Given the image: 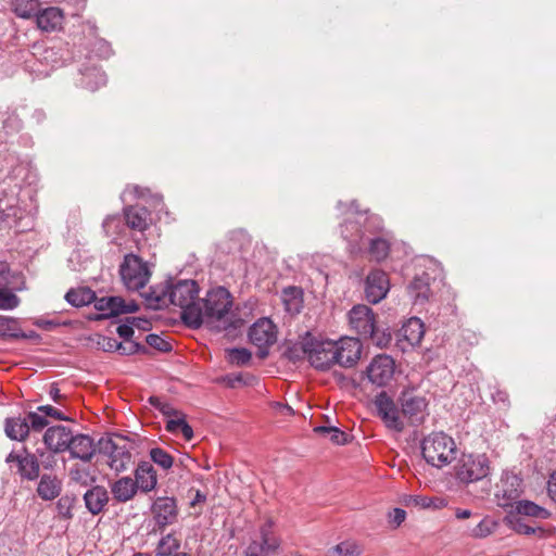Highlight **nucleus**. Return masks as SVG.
I'll list each match as a JSON object with an SVG mask.
<instances>
[{
    "label": "nucleus",
    "mask_w": 556,
    "mask_h": 556,
    "mask_svg": "<svg viewBox=\"0 0 556 556\" xmlns=\"http://www.w3.org/2000/svg\"><path fill=\"white\" fill-rule=\"evenodd\" d=\"M8 464L16 463L17 472L22 479L34 481L39 477L40 463L36 453H30L24 446L20 453L12 451L5 458Z\"/></svg>",
    "instance_id": "obj_15"
},
{
    "label": "nucleus",
    "mask_w": 556,
    "mask_h": 556,
    "mask_svg": "<svg viewBox=\"0 0 556 556\" xmlns=\"http://www.w3.org/2000/svg\"><path fill=\"white\" fill-rule=\"evenodd\" d=\"M489 470V459L484 454H463L455 466L456 478L464 483L485 478Z\"/></svg>",
    "instance_id": "obj_8"
},
{
    "label": "nucleus",
    "mask_w": 556,
    "mask_h": 556,
    "mask_svg": "<svg viewBox=\"0 0 556 556\" xmlns=\"http://www.w3.org/2000/svg\"><path fill=\"white\" fill-rule=\"evenodd\" d=\"M135 483L138 490L144 494L153 491L157 485V476L150 462H140L135 469Z\"/></svg>",
    "instance_id": "obj_23"
},
{
    "label": "nucleus",
    "mask_w": 556,
    "mask_h": 556,
    "mask_svg": "<svg viewBox=\"0 0 556 556\" xmlns=\"http://www.w3.org/2000/svg\"><path fill=\"white\" fill-rule=\"evenodd\" d=\"M4 431L5 434L11 440L16 441H25V439L29 434V426L26 422L25 418L18 417H11L7 418L4 422Z\"/></svg>",
    "instance_id": "obj_30"
},
{
    "label": "nucleus",
    "mask_w": 556,
    "mask_h": 556,
    "mask_svg": "<svg viewBox=\"0 0 556 556\" xmlns=\"http://www.w3.org/2000/svg\"><path fill=\"white\" fill-rule=\"evenodd\" d=\"M151 513L156 527L154 531L163 532L166 527L174 525L178 519L179 509L176 498L157 497L151 506Z\"/></svg>",
    "instance_id": "obj_13"
},
{
    "label": "nucleus",
    "mask_w": 556,
    "mask_h": 556,
    "mask_svg": "<svg viewBox=\"0 0 556 556\" xmlns=\"http://www.w3.org/2000/svg\"><path fill=\"white\" fill-rule=\"evenodd\" d=\"M365 241H368V243H369L368 251L374 260L379 262V261L384 260L388 256L389 251H390V244L386 239L380 238V237H375V238L366 237Z\"/></svg>",
    "instance_id": "obj_41"
},
{
    "label": "nucleus",
    "mask_w": 556,
    "mask_h": 556,
    "mask_svg": "<svg viewBox=\"0 0 556 556\" xmlns=\"http://www.w3.org/2000/svg\"><path fill=\"white\" fill-rule=\"evenodd\" d=\"M24 418L29 426V431H41L49 424L46 416L38 410L28 413Z\"/></svg>",
    "instance_id": "obj_51"
},
{
    "label": "nucleus",
    "mask_w": 556,
    "mask_h": 556,
    "mask_svg": "<svg viewBox=\"0 0 556 556\" xmlns=\"http://www.w3.org/2000/svg\"><path fill=\"white\" fill-rule=\"evenodd\" d=\"M98 451L109 458V467L117 475L126 471L132 463L130 444L125 437L101 438L98 442Z\"/></svg>",
    "instance_id": "obj_4"
},
{
    "label": "nucleus",
    "mask_w": 556,
    "mask_h": 556,
    "mask_svg": "<svg viewBox=\"0 0 556 556\" xmlns=\"http://www.w3.org/2000/svg\"><path fill=\"white\" fill-rule=\"evenodd\" d=\"M35 16L37 26L47 33L60 29L64 18L62 11L55 7L38 11Z\"/></svg>",
    "instance_id": "obj_25"
},
{
    "label": "nucleus",
    "mask_w": 556,
    "mask_h": 556,
    "mask_svg": "<svg viewBox=\"0 0 556 556\" xmlns=\"http://www.w3.org/2000/svg\"><path fill=\"white\" fill-rule=\"evenodd\" d=\"M494 527L495 525L492 520L484 518L471 529L470 535L473 538H485L493 532Z\"/></svg>",
    "instance_id": "obj_54"
},
{
    "label": "nucleus",
    "mask_w": 556,
    "mask_h": 556,
    "mask_svg": "<svg viewBox=\"0 0 556 556\" xmlns=\"http://www.w3.org/2000/svg\"><path fill=\"white\" fill-rule=\"evenodd\" d=\"M149 455L151 460L163 470H169L174 466V457L161 447H152Z\"/></svg>",
    "instance_id": "obj_44"
},
{
    "label": "nucleus",
    "mask_w": 556,
    "mask_h": 556,
    "mask_svg": "<svg viewBox=\"0 0 556 556\" xmlns=\"http://www.w3.org/2000/svg\"><path fill=\"white\" fill-rule=\"evenodd\" d=\"M126 224L134 230L143 231L148 227L149 212L142 206H128L124 210Z\"/></svg>",
    "instance_id": "obj_29"
},
{
    "label": "nucleus",
    "mask_w": 556,
    "mask_h": 556,
    "mask_svg": "<svg viewBox=\"0 0 556 556\" xmlns=\"http://www.w3.org/2000/svg\"><path fill=\"white\" fill-rule=\"evenodd\" d=\"M315 431L318 433H328L331 442L339 445H344L349 442L348 433L334 426H319L315 428Z\"/></svg>",
    "instance_id": "obj_48"
},
{
    "label": "nucleus",
    "mask_w": 556,
    "mask_h": 556,
    "mask_svg": "<svg viewBox=\"0 0 556 556\" xmlns=\"http://www.w3.org/2000/svg\"><path fill=\"white\" fill-rule=\"evenodd\" d=\"M17 319L0 315V337H10L16 330Z\"/></svg>",
    "instance_id": "obj_56"
},
{
    "label": "nucleus",
    "mask_w": 556,
    "mask_h": 556,
    "mask_svg": "<svg viewBox=\"0 0 556 556\" xmlns=\"http://www.w3.org/2000/svg\"><path fill=\"white\" fill-rule=\"evenodd\" d=\"M363 551V546L355 541H344L332 548L339 556H359Z\"/></svg>",
    "instance_id": "obj_46"
},
{
    "label": "nucleus",
    "mask_w": 556,
    "mask_h": 556,
    "mask_svg": "<svg viewBox=\"0 0 556 556\" xmlns=\"http://www.w3.org/2000/svg\"><path fill=\"white\" fill-rule=\"evenodd\" d=\"M109 501V492L103 485H93L84 494L86 508L92 515L103 511Z\"/></svg>",
    "instance_id": "obj_24"
},
{
    "label": "nucleus",
    "mask_w": 556,
    "mask_h": 556,
    "mask_svg": "<svg viewBox=\"0 0 556 556\" xmlns=\"http://www.w3.org/2000/svg\"><path fill=\"white\" fill-rule=\"evenodd\" d=\"M304 346L308 351V361L314 368L327 370L336 365V341L319 340L311 332H306Z\"/></svg>",
    "instance_id": "obj_5"
},
{
    "label": "nucleus",
    "mask_w": 556,
    "mask_h": 556,
    "mask_svg": "<svg viewBox=\"0 0 556 556\" xmlns=\"http://www.w3.org/2000/svg\"><path fill=\"white\" fill-rule=\"evenodd\" d=\"M522 479L514 473H505L497 485L495 496L502 507L510 506L521 495Z\"/></svg>",
    "instance_id": "obj_20"
},
{
    "label": "nucleus",
    "mask_w": 556,
    "mask_h": 556,
    "mask_svg": "<svg viewBox=\"0 0 556 556\" xmlns=\"http://www.w3.org/2000/svg\"><path fill=\"white\" fill-rule=\"evenodd\" d=\"M38 459L40 458L39 463L43 466L46 469H51L55 464L54 454L51 451L46 452L43 450H37L36 452Z\"/></svg>",
    "instance_id": "obj_58"
},
{
    "label": "nucleus",
    "mask_w": 556,
    "mask_h": 556,
    "mask_svg": "<svg viewBox=\"0 0 556 556\" xmlns=\"http://www.w3.org/2000/svg\"><path fill=\"white\" fill-rule=\"evenodd\" d=\"M180 540L175 533H167L157 542L154 549L155 556H173L176 553H180Z\"/></svg>",
    "instance_id": "obj_34"
},
{
    "label": "nucleus",
    "mask_w": 556,
    "mask_h": 556,
    "mask_svg": "<svg viewBox=\"0 0 556 556\" xmlns=\"http://www.w3.org/2000/svg\"><path fill=\"white\" fill-rule=\"evenodd\" d=\"M73 433L65 426L49 427L43 434V443L52 453H62L67 451Z\"/></svg>",
    "instance_id": "obj_21"
},
{
    "label": "nucleus",
    "mask_w": 556,
    "mask_h": 556,
    "mask_svg": "<svg viewBox=\"0 0 556 556\" xmlns=\"http://www.w3.org/2000/svg\"><path fill=\"white\" fill-rule=\"evenodd\" d=\"M434 500L432 497L412 495L409 496L407 504L418 506L421 508H430Z\"/></svg>",
    "instance_id": "obj_59"
},
{
    "label": "nucleus",
    "mask_w": 556,
    "mask_h": 556,
    "mask_svg": "<svg viewBox=\"0 0 556 556\" xmlns=\"http://www.w3.org/2000/svg\"><path fill=\"white\" fill-rule=\"evenodd\" d=\"M425 334V326L420 318H409L400 329V337L409 346L418 345Z\"/></svg>",
    "instance_id": "obj_28"
},
{
    "label": "nucleus",
    "mask_w": 556,
    "mask_h": 556,
    "mask_svg": "<svg viewBox=\"0 0 556 556\" xmlns=\"http://www.w3.org/2000/svg\"><path fill=\"white\" fill-rule=\"evenodd\" d=\"M406 518V511L402 508H394L390 514H389V519H390V522L394 525V527H400L401 523L405 520Z\"/></svg>",
    "instance_id": "obj_62"
},
{
    "label": "nucleus",
    "mask_w": 556,
    "mask_h": 556,
    "mask_svg": "<svg viewBox=\"0 0 556 556\" xmlns=\"http://www.w3.org/2000/svg\"><path fill=\"white\" fill-rule=\"evenodd\" d=\"M98 344L101 345L104 352H115L119 346V342L116 339L110 337H102Z\"/></svg>",
    "instance_id": "obj_60"
},
{
    "label": "nucleus",
    "mask_w": 556,
    "mask_h": 556,
    "mask_svg": "<svg viewBox=\"0 0 556 556\" xmlns=\"http://www.w3.org/2000/svg\"><path fill=\"white\" fill-rule=\"evenodd\" d=\"M285 355L289 361L293 363H296L304 357L308 358V351L304 346V336L299 343L288 348L285 352Z\"/></svg>",
    "instance_id": "obj_50"
},
{
    "label": "nucleus",
    "mask_w": 556,
    "mask_h": 556,
    "mask_svg": "<svg viewBox=\"0 0 556 556\" xmlns=\"http://www.w3.org/2000/svg\"><path fill=\"white\" fill-rule=\"evenodd\" d=\"M167 289L169 303L181 308L180 317L185 323L189 308L197 307L199 304V302H195L199 294L198 283L190 279L178 280L168 286Z\"/></svg>",
    "instance_id": "obj_10"
},
{
    "label": "nucleus",
    "mask_w": 556,
    "mask_h": 556,
    "mask_svg": "<svg viewBox=\"0 0 556 556\" xmlns=\"http://www.w3.org/2000/svg\"><path fill=\"white\" fill-rule=\"evenodd\" d=\"M226 358L235 366H247L252 359V353L245 348H231L226 350Z\"/></svg>",
    "instance_id": "obj_42"
},
{
    "label": "nucleus",
    "mask_w": 556,
    "mask_h": 556,
    "mask_svg": "<svg viewBox=\"0 0 556 556\" xmlns=\"http://www.w3.org/2000/svg\"><path fill=\"white\" fill-rule=\"evenodd\" d=\"M14 12L17 16L29 18L37 9V0H13Z\"/></svg>",
    "instance_id": "obj_47"
},
{
    "label": "nucleus",
    "mask_w": 556,
    "mask_h": 556,
    "mask_svg": "<svg viewBox=\"0 0 556 556\" xmlns=\"http://www.w3.org/2000/svg\"><path fill=\"white\" fill-rule=\"evenodd\" d=\"M116 332L125 341H130L134 336V327L131 325V321H128V324L119 325L116 328Z\"/></svg>",
    "instance_id": "obj_61"
},
{
    "label": "nucleus",
    "mask_w": 556,
    "mask_h": 556,
    "mask_svg": "<svg viewBox=\"0 0 556 556\" xmlns=\"http://www.w3.org/2000/svg\"><path fill=\"white\" fill-rule=\"evenodd\" d=\"M17 202V198L13 193L10 197L0 199V219L7 220L12 217L16 218L20 212Z\"/></svg>",
    "instance_id": "obj_43"
},
{
    "label": "nucleus",
    "mask_w": 556,
    "mask_h": 556,
    "mask_svg": "<svg viewBox=\"0 0 556 556\" xmlns=\"http://www.w3.org/2000/svg\"><path fill=\"white\" fill-rule=\"evenodd\" d=\"M362 344L357 339L344 338L336 341V364L341 367L354 366L361 357Z\"/></svg>",
    "instance_id": "obj_19"
},
{
    "label": "nucleus",
    "mask_w": 556,
    "mask_h": 556,
    "mask_svg": "<svg viewBox=\"0 0 556 556\" xmlns=\"http://www.w3.org/2000/svg\"><path fill=\"white\" fill-rule=\"evenodd\" d=\"M281 540L274 532V521L267 519L258 529V536L252 539L243 556H274L278 554Z\"/></svg>",
    "instance_id": "obj_6"
},
{
    "label": "nucleus",
    "mask_w": 556,
    "mask_h": 556,
    "mask_svg": "<svg viewBox=\"0 0 556 556\" xmlns=\"http://www.w3.org/2000/svg\"><path fill=\"white\" fill-rule=\"evenodd\" d=\"M547 491L549 497L556 502V470L553 471L549 476L548 482H547Z\"/></svg>",
    "instance_id": "obj_64"
},
{
    "label": "nucleus",
    "mask_w": 556,
    "mask_h": 556,
    "mask_svg": "<svg viewBox=\"0 0 556 556\" xmlns=\"http://www.w3.org/2000/svg\"><path fill=\"white\" fill-rule=\"evenodd\" d=\"M37 410L41 414H43L47 417H51L55 420H65V421H70L72 420L71 418H68L67 416H65L61 409L54 407V406H51V405H41V406H38L37 407Z\"/></svg>",
    "instance_id": "obj_57"
},
{
    "label": "nucleus",
    "mask_w": 556,
    "mask_h": 556,
    "mask_svg": "<svg viewBox=\"0 0 556 556\" xmlns=\"http://www.w3.org/2000/svg\"><path fill=\"white\" fill-rule=\"evenodd\" d=\"M374 405L376 407L377 415L381 418L388 429L396 432H402L404 430L405 422L403 420L401 409L397 407V403H395L386 391H381L376 395Z\"/></svg>",
    "instance_id": "obj_11"
},
{
    "label": "nucleus",
    "mask_w": 556,
    "mask_h": 556,
    "mask_svg": "<svg viewBox=\"0 0 556 556\" xmlns=\"http://www.w3.org/2000/svg\"><path fill=\"white\" fill-rule=\"evenodd\" d=\"M147 305L151 309H162L169 303L168 289L162 288L161 290L151 289L146 295Z\"/></svg>",
    "instance_id": "obj_40"
},
{
    "label": "nucleus",
    "mask_w": 556,
    "mask_h": 556,
    "mask_svg": "<svg viewBox=\"0 0 556 556\" xmlns=\"http://www.w3.org/2000/svg\"><path fill=\"white\" fill-rule=\"evenodd\" d=\"M302 290L298 287H287L282 291V301L286 309L291 313H300Z\"/></svg>",
    "instance_id": "obj_39"
},
{
    "label": "nucleus",
    "mask_w": 556,
    "mask_h": 556,
    "mask_svg": "<svg viewBox=\"0 0 556 556\" xmlns=\"http://www.w3.org/2000/svg\"><path fill=\"white\" fill-rule=\"evenodd\" d=\"M397 403L401 405L403 419H407L412 426H419L428 416L427 399L414 389L403 390L397 399Z\"/></svg>",
    "instance_id": "obj_9"
},
{
    "label": "nucleus",
    "mask_w": 556,
    "mask_h": 556,
    "mask_svg": "<svg viewBox=\"0 0 556 556\" xmlns=\"http://www.w3.org/2000/svg\"><path fill=\"white\" fill-rule=\"evenodd\" d=\"M146 342L153 349L160 352H169L172 344L156 333H150L146 338Z\"/></svg>",
    "instance_id": "obj_55"
},
{
    "label": "nucleus",
    "mask_w": 556,
    "mask_h": 556,
    "mask_svg": "<svg viewBox=\"0 0 556 556\" xmlns=\"http://www.w3.org/2000/svg\"><path fill=\"white\" fill-rule=\"evenodd\" d=\"M394 359L386 354L375 356L367 367L369 381L377 387L387 386L394 376Z\"/></svg>",
    "instance_id": "obj_16"
},
{
    "label": "nucleus",
    "mask_w": 556,
    "mask_h": 556,
    "mask_svg": "<svg viewBox=\"0 0 556 556\" xmlns=\"http://www.w3.org/2000/svg\"><path fill=\"white\" fill-rule=\"evenodd\" d=\"M65 300L75 307L89 305L96 301V293L89 288L71 289L65 294Z\"/></svg>",
    "instance_id": "obj_33"
},
{
    "label": "nucleus",
    "mask_w": 556,
    "mask_h": 556,
    "mask_svg": "<svg viewBox=\"0 0 556 556\" xmlns=\"http://www.w3.org/2000/svg\"><path fill=\"white\" fill-rule=\"evenodd\" d=\"M367 339L379 348H386L391 342L392 336L388 329H381L376 323L372 334H368Z\"/></svg>",
    "instance_id": "obj_49"
},
{
    "label": "nucleus",
    "mask_w": 556,
    "mask_h": 556,
    "mask_svg": "<svg viewBox=\"0 0 556 556\" xmlns=\"http://www.w3.org/2000/svg\"><path fill=\"white\" fill-rule=\"evenodd\" d=\"M117 352L121 354V355H134V354H137V353H148V349L136 342V341H126L125 343H122L119 342V346L117 348Z\"/></svg>",
    "instance_id": "obj_52"
},
{
    "label": "nucleus",
    "mask_w": 556,
    "mask_h": 556,
    "mask_svg": "<svg viewBox=\"0 0 556 556\" xmlns=\"http://www.w3.org/2000/svg\"><path fill=\"white\" fill-rule=\"evenodd\" d=\"M390 290L388 275L381 269H372L365 280V296L372 304L383 300Z\"/></svg>",
    "instance_id": "obj_18"
},
{
    "label": "nucleus",
    "mask_w": 556,
    "mask_h": 556,
    "mask_svg": "<svg viewBox=\"0 0 556 556\" xmlns=\"http://www.w3.org/2000/svg\"><path fill=\"white\" fill-rule=\"evenodd\" d=\"M248 336L250 342L258 348V357L265 358L268 348L277 340L276 326L269 318H260L250 327Z\"/></svg>",
    "instance_id": "obj_12"
},
{
    "label": "nucleus",
    "mask_w": 556,
    "mask_h": 556,
    "mask_svg": "<svg viewBox=\"0 0 556 556\" xmlns=\"http://www.w3.org/2000/svg\"><path fill=\"white\" fill-rule=\"evenodd\" d=\"M113 498L118 503L131 501L138 493L134 479L129 476L122 477L110 484Z\"/></svg>",
    "instance_id": "obj_26"
},
{
    "label": "nucleus",
    "mask_w": 556,
    "mask_h": 556,
    "mask_svg": "<svg viewBox=\"0 0 556 556\" xmlns=\"http://www.w3.org/2000/svg\"><path fill=\"white\" fill-rule=\"evenodd\" d=\"M516 511L518 515L540 519H547L551 516V513L546 508L527 500L517 502Z\"/></svg>",
    "instance_id": "obj_37"
},
{
    "label": "nucleus",
    "mask_w": 556,
    "mask_h": 556,
    "mask_svg": "<svg viewBox=\"0 0 556 556\" xmlns=\"http://www.w3.org/2000/svg\"><path fill=\"white\" fill-rule=\"evenodd\" d=\"M232 295L225 287H216L207 291L197 307L189 308L185 325L199 329L205 324L211 329L222 331L232 326Z\"/></svg>",
    "instance_id": "obj_1"
},
{
    "label": "nucleus",
    "mask_w": 556,
    "mask_h": 556,
    "mask_svg": "<svg viewBox=\"0 0 556 556\" xmlns=\"http://www.w3.org/2000/svg\"><path fill=\"white\" fill-rule=\"evenodd\" d=\"M348 216L340 225L342 238L349 243L351 253L358 252L365 245L366 232L375 233L382 229V220L377 216H364L355 201L348 210Z\"/></svg>",
    "instance_id": "obj_2"
},
{
    "label": "nucleus",
    "mask_w": 556,
    "mask_h": 556,
    "mask_svg": "<svg viewBox=\"0 0 556 556\" xmlns=\"http://www.w3.org/2000/svg\"><path fill=\"white\" fill-rule=\"evenodd\" d=\"M67 451L72 458L80 459L83 463H89L96 454L93 440L88 434L72 435Z\"/></svg>",
    "instance_id": "obj_22"
},
{
    "label": "nucleus",
    "mask_w": 556,
    "mask_h": 556,
    "mask_svg": "<svg viewBox=\"0 0 556 556\" xmlns=\"http://www.w3.org/2000/svg\"><path fill=\"white\" fill-rule=\"evenodd\" d=\"M407 290L414 304H425L430 295V276L426 273L415 276Z\"/></svg>",
    "instance_id": "obj_27"
},
{
    "label": "nucleus",
    "mask_w": 556,
    "mask_h": 556,
    "mask_svg": "<svg viewBox=\"0 0 556 556\" xmlns=\"http://www.w3.org/2000/svg\"><path fill=\"white\" fill-rule=\"evenodd\" d=\"M21 304V299L9 288H0V309L13 311Z\"/></svg>",
    "instance_id": "obj_45"
},
{
    "label": "nucleus",
    "mask_w": 556,
    "mask_h": 556,
    "mask_svg": "<svg viewBox=\"0 0 556 556\" xmlns=\"http://www.w3.org/2000/svg\"><path fill=\"white\" fill-rule=\"evenodd\" d=\"M421 454L429 465L442 468L456 458V444L447 434L433 432L422 440Z\"/></svg>",
    "instance_id": "obj_3"
},
{
    "label": "nucleus",
    "mask_w": 556,
    "mask_h": 556,
    "mask_svg": "<svg viewBox=\"0 0 556 556\" xmlns=\"http://www.w3.org/2000/svg\"><path fill=\"white\" fill-rule=\"evenodd\" d=\"M165 429L172 433L180 431L187 441H190L193 438V430L191 426L186 421L185 415L181 412L178 416H174L167 419Z\"/></svg>",
    "instance_id": "obj_38"
},
{
    "label": "nucleus",
    "mask_w": 556,
    "mask_h": 556,
    "mask_svg": "<svg viewBox=\"0 0 556 556\" xmlns=\"http://www.w3.org/2000/svg\"><path fill=\"white\" fill-rule=\"evenodd\" d=\"M74 504H75V497H73V496L64 495V496L60 497L56 503V509H58L59 515L66 519L72 518L73 517L72 508L74 507Z\"/></svg>",
    "instance_id": "obj_53"
},
{
    "label": "nucleus",
    "mask_w": 556,
    "mask_h": 556,
    "mask_svg": "<svg viewBox=\"0 0 556 556\" xmlns=\"http://www.w3.org/2000/svg\"><path fill=\"white\" fill-rule=\"evenodd\" d=\"M349 320L355 332L364 339H367L368 334H372L374 326L377 323L372 309L363 304L352 307L349 312Z\"/></svg>",
    "instance_id": "obj_17"
},
{
    "label": "nucleus",
    "mask_w": 556,
    "mask_h": 556,
    "mask_svg": "<svg viewBox=\"0 0 556 556\" xmlns=\"http://www.w3.org/2000/svg\"><path fill=\"white\" fill-rule=\"evenodd\" d=\"M93 304L94 308L101 312L93 318L96 320L108 319L121 314L135 313L139 309V305L135 301L126 303L121 296H103L100 299L96 296Z\"/></svg>",
    "instance_id": "obj_14"
},
{
    "label": "nucleus",
    "mask_w": 556,
    "mask_h": 556,
    "mask_svg": "<svg viewBox=\"0 0 556 556\" xmlns=\"http://www.w3.org/2000/svg\"><path fill=\"white\" fill-rule=\"evenodd\" d=\"M38 495L45 501H51L61 493V482L56 477L43 475L37 486Z\"/></svg>",
    "instance_id": "obj_31"
},
{
    "label": "nucleus",
    "mask_w": 556,
    "mask_h": 556,
    "mask_svg": "<svg viewBox=\"0 0 556 556\" xmlns=\"http://www.w3.org/2000/svg\"><path fill=\"white\" fill-rule=\"evenodd\" d=\"M119 275L128 290L137 291L148 283L151 273L142 258L130 253L124 256L119 266Z\"/></svg>",
    "instance_id": "obj_7"
},
{
    "label": "nucleus",
    "mask_w": 556,
    "mask_h": 556,
    "mask_svg": "<svg viewBox=\"0 0 556 556\" xmlns=\"http://www.w3.org/2000/svg\"><path fill=\"white\" fill-rule=\"evenodd\" d=\"M508 522L510 525V528L519 533L525 535H531L535 534L540 538H544L547 535V531L541 527H534L531 525H528L525 519L520 516H510L508 518Z\"/></svg>",
    "instance_id": "obj_35"
},
{
    "label": "nucleus",
    "mask_w": 556,
    "mask_h": 556,
    "mask_svg": "<svg viewBox=\"0 0 556 556\" xmlns=\"http://www.w3.org/2000/svg\"><path fill=\"white\" fill-rule=\"evenodd\" d=\"M72 481L83 486H88L96 482L97 477L87 463L75 464L68 471Z\"/></svg>",
    "instance_id": "obj_32"
},
{
    "label": "nucleus",
    "mask_w": 556,
    "mask_h": 556,
    "mask_svg": "<svg viewBox=\"0 0 556 556\" xmlns=\"http://www.w3.org/2000/svg\"><path fill=\"white\" fill-rule=\"evenodd\" d=\"M49 396L52 401L59 405L66 399V395L62 394L56 383L50 384L49 388Z\"/></svg>",
    "instance_id": "obj_63"
},
{
    "label": "nucleus",
    "mask_w": 556,
    "mask_h": 556,
    "mask_svg": "<svg viewBox=\"0 0 556 556\" xmlns=\"http://www.w3.org/2000/svg\"><path fill=\"white\" fill-rule=\"evenodd\" d=\"M106 84V75L98 68H88L83 73L80 86L90 90L96 91L101 86Z\"/></svg>",
    "instance_id": "obj_36"
}]
</instances>
